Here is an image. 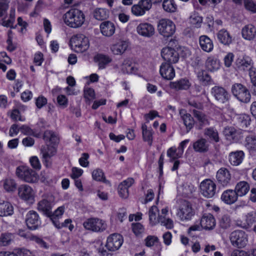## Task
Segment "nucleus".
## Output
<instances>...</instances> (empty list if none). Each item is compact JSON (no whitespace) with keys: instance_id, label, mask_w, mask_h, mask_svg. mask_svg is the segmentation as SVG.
I'll use <instances>...</instances> for the list:
<instances>
[{"instance_id":"1","label":"nucleus","mask_w":256,"mask_h":256,"mask_svg":"<svg viewBox=\"0 0 256 256\" xmlns=\"http://www.w3.org/2000/svg\"><path fill=\"white\" fill-rule=\"evenodd\" d=\"M64 24L72 28L81 27L84 23L86 16L84 12L76 8H72L62 16Z\"/></svg>"},{"instance_id":"2","label":"nucleus","mask_w":256,"mask_h":256,"mask_svg":"<svg viewBox=\"0 0 256 256\" xmlns=\"http://www.w3.org/2000/svg\"><path fill=\"white\" fill-rule=\"evenodd\" d=\"M68 45L73 52L78 54H84L90 49V40L84 34H76L71 36Z\"/></svg>"},{"instance_id":"3","label":"nucleus","mask_w":256,"mask_h":256,"mask_svg":"<svg viewBox=\"0 0 256 256\" xmlns=\"http://www.w3.org/2000/svg\"><path fill=\"white\" fill-rule=\"evenodd\" d=\"M217 66H214L213 65H196L194 71L197 74V77L200 83L204 86H209L214 84V82L208 71L214 72L219 68Z\"/></svg>"},{"instance_id":"4","label":"nucleus","mask_w":256,"mask_h":256,"mask_svg":"<svg viewBox=\"0 0 256 256\" xmlns=\"http://www.w3.org/2000/svg\"><path fill=\"white\" fill-rule=\"evenodd\" d=\"M157 30L160 36L168 38L174 34L176 32V26L171 20L163 18L158 22Z\"/></svg>"},{"instance_id":"5","label":"nucleus","mask_w":256,"mask_h":256,"mask_svg":"<svg viewBox=\"0 0 256 256\" xmlns=\"http://www.w3.org/2000/svg\"><path fill=\"white\" fill-rule=\"evenodd\" d=\"M16 174L19 178L26 182H36L38 179L36 172L26 166H18L16 169Z\"/></svg>"},{"instance_id":"6","label":"nucleus","mask_w":256,"mask_h":256,"mask_svg":"<svg viewBox=\"0 0 256 256\" xmlns=\"http://www.w3.org/2000/svg\"><path fill=\"white\" fill-rule=\"evenodd\" d=\"M180 206L177 212V216L182 220H190L194 215V211L191 204L187 200H180Z\"/></svg>"},{"instance_id":"7","label":"nucleus","mask_w":256,"mask_h":256,"mask_svg":"<svg viewBox=\"0 0 256 256\" xmlns=\"http://www.w3.org/2000/svg\"><path fill=\"white\" fill-rule=\"evenodd\" d=\"M233 95L241 102L247 103L250 101L251 96L248 90L240 84H235L232 86Z\"/></svg>"},{"instance_id":"8","label":"nucleus","mask_w":256,"mask_h":256,"mask_svg":"<svg viewBox=\"0 0 256 256\" xmlns=\"http://www.w3.org/2000/svg\"><path fill=\"white\" fill-rule=\"evenodd\" d=\"M84 228L92 232H102L106 230V224L102 220L98 218H90L83 223Z\"/></svg>"},{"instance_id":"9","label":"nucleus","mask_w":256,"mask_h":256,"mask_svg":"<svg viewBox=\"0 0 256 256\" xmlns=\"http://www.w3.org/2000/svg\"><path fill=\"white\" fill-rule=\"evenodd\" d=\"M201 193L202 196L207 198H212L216 193V184L210 179L203 180L200 184Z\"/></svg>"},{"instance_id":"10","label":"nucleus","mask_w":256,"mask_h":256,"mask_svg":"<svg viewBox=\"0 0 256 256\" xmlns=\"http://www.w3.org/2000/svg\"><path fill=\"white\" fill-rule=\"evenodd\" d=\"M18 196L22 200L33 203L34 201L35 193L31 186L28 184H22L18 189Z\"/></svg>"},{"instance_id":"11","label":"nucleus","mask_w":256,"mask_h":256,"mask_svg":"<svg viewBox=\"0 0 256 256\" xmlns=\"http://www.w3.org/2000/svg\"><path fill=\"white\" fill-rule=\"evenodd\" d=\"M230 240L234 246L243 248L247 244V236L242 230H235L230 234Z\"/></svg>"},{"instance_id":"12","label":"nucleus","mask_w":256,"mask_h":256,"mask_svg":"<svg viewBox=\"0 0 256 256\" xmlns=\"http://www.w3.org/2000/svg\"><path fill=\"white\" fill-rule=\"evenodd\" d=\"M123 242V238L120 234H113L108 238L106 246L109 251L114 252L120 248Z\"/></svg>"},{"instance_id":"13","label":"nucleus","mask_w":256,"mask_h":256,"mask_svg":"<svg viewBox=\"0 0 256 256\" xmlns=\"http://www.w3.org/2000/svg\"><path fill=\"white\" fill-rule=\"evenodd\" d=\"M152 8V4L149 0H140L137 4L132 6V13L136 16H144L146 11Z\"/></svg>"},{"instance_id":"14","label":"nucleus","mask_w":256,"mask_h":256,"mask_svg":"<svg viewBox=\"0 0 256 256\" xmlns=\"http://www.w3.org/2000/svg\"><path fill=\"white\" fill-rule=\"evenodd\" d=\"M161 55L166 62V64H174L178 62L179 58L178 54L173 48H164L162 50Z\"/></svg>"},{"instance_id":"15","label":"nucleus","mask_w":256,"mask_h":256,"mask_svg":"<svg viewBox=\"0 0 256 256\" xmlns=\"http://www.w3.org/2000/svg\"><path fill=\"white\" fill-rule=\"evenodd\" d=\"M245 131L241 129H236L232 126H228L224 128V134L227 139L232 140L237 142L242 140L244 137V133Z\"/></svg>"},{"instance_id":"16","label":"nucleus","mask_w":256,"mask_h":256,"mask_svg":"<svg viewBox=\"0 0 256 256\" xmlns=\"http://www.w3.org/2000/svg\"><path fill=\"white\" fill-rule=\"evenodd\" d=\"M130 42L127 40L120 39L110 46V50L114 55H122L128 48Z\"/></svg>"},{"instance_id":"17","label":"nucleus","mask_w":256,"mask_h":256,"mask_svg":"<svg viewBox=\"0 0 256 256\" xmlns=\"http://www.w3.org/2000/svg\"><path fill=\"white\" fill-rule=\"evenodd\" d=\"M212 94L220 103L224 104L228 101L230 94L222 87L215 86L212 88Z\"/></svg>"},{"instance_id":"18","label":"nucleus","mask_w":256,"mask_h":256,"mask_svg":"<svg viewBox=\"0 0 256 256\" xmlns=\"http://www.w3.org/2000/svg\"><path fill=\"white\" fill-rule=\"evenodd\" d=\"M26 222L30 230H36L40 225V220L38 214L34 210L29 211L26 215Z\"/></svg>"},{"instance_id":"19","label":"nucleus","mask_w":256,"mask_h":256,"mask_svg":"<svg viewBox=\"0 0 256 256\" xmlns=\"http://www.w3.org/2000/svg\"><path fill=\"white\" fill-rule=\"evenodd\" d=\"M137 33L144 37L149 38L154 34V28L150 24L144 22L139 24L136 28Z\"/></svg>"},{"instance_id":"20","label":"nucleus","mask_w":256,"mask_h":256,"mask_svg":"<svg viewBox=\"0 0 256 256\" xmlns=\"http://www.w3.org/2000/svg\"><path fill=\"white\" fill-rule=\"evenodd\" d=\"M192 114L196 120V129L202 130L204 126L209 124L208 116L202 111L194 109L192 110Z\"/></svg>"},{"instance_id":"21","label":"nucleus","mask_w":256,"mask_h":256,"mask_svg":"<svg viewBox=\"0 0 256 256\" xmlns=\"http://www.w3.org/2000/svg\"><path fill=\"white\" fill-rule=\"evenodd\" d=\"M241 34L245 40H253L256 38V28L252 24H246L242 28Z\"/></svg>"},{"instance_id":"22","label":"nucleus","mask_w":256,"mask_h":256,"mask_svg":"<svg viewBox=\"0 0 256 256\" xmlns=\"http://www.w3.org/2000/svg\"><path fill=\"white\" fill-rule=\"evenodd\" d=\"M216 178L220 184L222 186H226L230 184L231 175L226 168H221L216 173Z\"/></svg>"},{"instance_id":"23","label":"nucleus","mask_w":256,"mask_h":256,"mask_svg":"<svg viewBox=\"0 0 256 256\" xmlns=\"http://www.w3.org/2000/svg\"><path fill=\"white\" fill-rule=\"evenodd\" d=\"M198 42L201 49L206 52H211L214 48L212 40L207 36L202 35L199 37Z\"/></svg>"},{"instance_id":"24","label":"nucleus","mask_w":256,"mask_h":256,"mask_svg":"<svg viewBox=\"0 0 256 256\" xmlns=\"http://www.w3.org/2000/svg\"><path fill=\"white\" fill-rule=\"evenodd\" d=\"M101 34L105 36H111L116 30L114 24L110 21L102 22L100 26Z\"/></svg>"},{"instance_id":"25","label":"nucleus","mask_w":256,"mask_h":256,"mask_svg":"<svg viewBox=\"0 0 256 256\" xmlns=\"http://www.w3.org/2000/svg\"><path fill=\"white\" fill-rule=\"evenodd\" d=\"M200 225L206 230H212L216 226V220L211 214H204L201 218Z\"/></svg>"},{"instance_id":"26","label":"nucleus","mask_w":256,"mask_h":256,"mask_svg":"<svg viewBox=\"0 0 256 256\" xmlns=\"http://www.w3.org/2000/svg\"><path fill=\"white\" fill-rule=\"evenodd\" d=\"M41 153L42 155L44 161L46 164V165L48 166V163L49 162L50 159L56 153V148L54 146L47 144L42 148Z\"/></svg>"},{"instance_id":"27","label":"nucleus","mask_w":256,"mask_h":256,"mask_svg":"<svg viewBox=\"0 0 256 256\" xmlns=\"http://www.w3.org/2000/svg\"><path fill=\"white\" fill-rule=\"evenodd\" d=\"M180 114L183 120L187 132H189L194 126L195 122L192 116L184 109L180 110Z\"/></svg>"},{"instance_id":"28","label":"nucleus","mask_w":256,"mask_h":256,"mask_svg":"<svg viewBox=\"0 0 256 256\" xmlns=\"http://www.w3.org/2000/svg\"><path fill=\"white\" fill-rule=\"evenodd\" d=\"M37 208L47 216L52 215V204L48 200L43 198L38 204Z\"/></svg>"},{"instance_id":"29","label":"nucleus","mask_w":256,"mask_h":256,"mask_svg":"<svg viewBox=\"0 0 256 256\" xmlns=\"http://www.w3.org/2000/svg\"><path fill=\"white\" fill-rule=\"evenodd\" d=\"M203 22L202 17L198 12H192L188 18V23L194 28H200Z\"/></svg>"},{"instance_id":"30","label":"nucleus","mask_w":256,"mask_h":256,"mask_svg":"<svg viewBox=\"0 0 256 256\" xmlns=\"http://www.w3.org/2000/svg\"><path fill=\"white\" fill-rule=\"evenodd\" d=\"M236 192L233 190H226L224 191L222 196L221 199L227 204H232L236 202L238 199Z\"/></svg>"},{"instance_id":"31","label":"nucleus","mask_w":256,"mask_h":256,"mask_svg":"<svg viewBox=\"0 0 256 256\" xmlns=\"http://www.w3.org/2000/svg\"><path fill=\"white\" fill-rule=\"evenodd\" d=\"M160 72L162 76L166 80H172L175 76L174 70L172 65H162Z\"/></svg>"},{"instance_id":"32","label":"nucleus","mask_w":256,"mask_h":256,"mask_svg":"<svg viewBox=\"0 0 256 256\" xmlns=\"http://www.w3.org/2000/svg\"><path fill=\"white\" fill-rule=\"evenodd\" d=\"M244 156L242 151L232 152L229 154V162L231 164L237 166L242 163Z\"/></svg>"},{"instance_id":"33","label":"nucleus","mask_w":256,"mask_h":256,"mask_svg":"<svg viewBox=\"0 0 256 256\" xmlns=\"http://www.w3.org/2000/svg\"><path fill=\"white\" fill-rule=\"evenodd\" d=\"M13 212V206L9 202L0 200V216H10Z\"/></svg>"},{"instance_id":"34","label":"nucleus","mask_w":256,"mask_h":256,"mask_svg":"<svg viewBox=\"0 0 256 256\" xmlns=\"http://www.w3.org/2000/svg\"><path fill=\"white\" fill-rule=\"evenodd\" d=\"M142 136L144 141L148 143V145L151 146L152 143V136L154 132L150 128H148L145 124H143L142 126Z\"/></svg>"},{"instance_id":"35","label":"nucleus","mask_w":256,"mask_h":256,"mask_svg":"<svg viewBox=\"0 0 256 256\" xmlns=\"http://www.w3.org/2000/svg\"><path fill=\"white\" fill-rule=\"evenodd\" d=\"M208 144L204 138L198 139L193 144V148L196 152H204L208 150Z\"/></svg>"},{"instance_id":"36","label":"nucleus","mask_w":256,"mask_h":256,"mask_svg":"<svg viewBox=\"0 0 256 256\" xmlns=\"http://www.w3.org/2000/svg\"><path fill=\"white\" fill-rule=\"evenodd\" d=\"M190 86V83L186 79H181L176 82H172L170 84V87L176 90H188Z\"/></svg>"},{"instance_id":"37","label":"nucleus","mask_w":256,"mask_h":256,"mask_svg":"<svg viewBox=\"0 0 256 256\" xmlns=\"http://www.w3.org/2000/svg\"><path fill=\"white\" fill-rule=\"evenodd\" d=\"M149 220L150 224L152 225H155L158 223L160 220L159 210L157 206H153L150 207L148 212Z\"/></svg>"},{"instance_id":"38","label":"nucleus","mask_w":256,"mask_h":256,"mask_svg":"<svg viewBox=\"0 0 256 256\" xmlns=\"http://www.w3.org/2000/svg\"><path fill=\"white\" fill-rule=\"evenodd\" d=\"M217 37L220 42L225 45H228L232 42V37L229 32L225 30H220L218 34Z\"/></svg>"},{"instance_id":"39","label":"nucleus","mask_w":256,"mask_h":256,"mask_svg":"<svg viewBox=\"0 0 256 256\" xmlns=\"http://www.w3.org/2000/svg\"><path fill=\"white\" fill-rule=\"evenodd\" d=\"M249 190L248 184L245 181H242L237 184L234 190L238 196H242L246 194Z\"/></svg>"},{"instance_id":"40","label":"nucleus","mask_w":256,"mask_h":256,"mask_svg":"<svg viewBox=\"0 0 256 256\" xmlns=\"http://www.w3.org/2000/svg\"><path fill=\"white\" fill-rule=\"evenodd\" d=\"M236 122L241 128H247L250 124V118L246 114H240L236 116Z\"/></svg>"},{"instance_id":"41","label":"nucleus","mask_w":256,"mask_h":256,"mask_svg":"<svg viewBox=\"0 0 256 256\" xmlns=\"http://www.w3.org/2000/svg\"><path fill=\"white\" fill-rule=\"evenodd\" d=\"M44 140L47 142H51L56 144L58 142V136L52 131L47 130L44 132L43 136Z\"/></svg>"},{"instance_id":"42","label":"nucleus","mask_w":256,"mask_h":256,"mask_svg":"<svg viewBox=\"0 0 256 256\" xmlns=\"http://www.w3.org/2000/svg\"><path fill=\"white\" fill-rule=\"evenodd\" d=\"M244 146L250 151L256 150V136L252 134L246 136L244 140Z\"/></svg>"},{"instance_id":"43","label":"nucleus","mask_w":256,"mask_h":256,"mask_svg":"<svg viewBox=\"0 0 256 256\" xmlns=\"http://www.w3.org/2000/svg\"><path fill=\"white\" fill-rule=\"evenodd\" d=\"M94 62L98 64H108L112 62V59L108 55L98 54L94 56Z\"/></svg>"},{"instance_id":"44","label":"nucleus","mask_w":256,"mask_h":256,"mask_svg":"<svg viewBox=\"0 0 256 256\" xmlns=\"http://www.w3.org/2000/svg\"><path fill=\"white\" fill-rule=\"evenodd\" d=\"M162 7L168 12L173 13L177 10V5L174 0H164Z\"/></svg>"},{"instance_id":"45","label":"nucleus","mask_w":256,"mask_h":256,"mask_svg":"<svg viewBox=\"0 0 256 256\" xmlns=\"http://www.w3.org/2000/svg\"><path fill=\"white\" fill-rule=\"evenodd\" d=\"M94 16L96 20H102L108 18L109 12L106 8H98L94 10Z\"/></svg>"},{"instance_id":"46","label":"nucleus","mask_w":256,"mask_h":256,"mask_svg":"<svg viewBox=\"0 0 256 256\" xmlns=\"http://www.w3.org/2000/svg\"><path fill=\"white\" fill-rule=\"evenodd\" d=\"M204 134L205 136H208L210 140L214 141L216 142H218L220 140L218 132L213 128H206L204 130Z\"/></svg>"},{"instance_id":"47","label":"nucleus","mask_w":256,"mask_h":256,"mask_svg":"<svg viewBox=\"0 0 256 256\" xmlns=\"http://www.w3.org/2000/svg\"><path fill=\"white\" fill-rule=\"evenodd\" d=\"M182 195L186 197L190 196L196 191V188L192 184L186 183L182 187Z\"/></svg>"},{"instance_id":"48","label":"nucleus","mask_w":256,"mask_h":256,"mask_svg":"<svg viewBox=\"0 0 256 256\" xmlns=\"http://www.w3.org/2000/svg\"><path fill=\"white\" fill-rule=\"evenodd\" d=\"M14 238V235L12 233H2L0 236V242L2 246H6L11 242Z\"/></svg>"},{"instance_id":"49","label":"nucleus","mask_w":256,"mask_h":256,"mask_svg":"<svg viewBox=\"0 0 256 256\" xmlns=\"http://www.w3.org/2000/svg\"><path fill=\"white\" fill-rule=\"evenodd\" d=\"M4 188L8 192H14L16 188V184L14 180L8 178L4 181Z\"/></svg>"},{"instance_id":"50","label":"nucleus","mask_w":256,"mask_h":256,"mask_svg":"<svg viewBox=\"0 0 256 256\" xmlns=\"http://www.w3.org/2000/svg\"><path fill=\"white\" fill-rule=\"evenodd\" d=\"M182 154V150H178L176 152V150L173 148H170L167 151V156L170 158V162H172L174 160L180 158Z\"/></svg>"},{"instance_id":"51","label":"nucleus","mask_w":256,"mask_h":256,"mask_svg":"<svg viewBox=\"0 0 256 256\" xmlns=\"http://www.w3.org/2000/svg\"><path fill=\"white\" fill-rule=\"evenodd\" d=\"M84 96L86 102H90L96 98L94 90L90 88H84Z\"/></svg>"},{"instance_id":"52","label":"nucleus","mask_w":256,"mask_h":256,"mask_svg":"<svg viewBox=\"0 0 256 256\" xmlns=\"http://www.w3.org/2000/svg\"><path fill=\"white\" fill-rule=\"evenodd\" d=\"M220 226L224 229H226L230 227L231 224V219L230 216L224 214L220 220Z\"/></svg>"},{"instance_id":"53","label":"nucleus","mask_w":256,"mask_h":256,"mask_svg":"<svg viewBox=\"0 0 256 256\" xmlns=\"http://www.w3.org/2000/svg\"><path fill=\"white\" fill-rule=\"evenodd\" d=\"M246 222L250 226L255 223L256 222V212L252 211L248 212L246 216Z\"/></svg>"},{"instance_id":"54","label":"nucleus","mask_w":256,"mask_h":256,"mask_svg":"<svg viewBox=\"0 0 256 256\" xmlns=\"http://www.w3.org/2000/svg\"><path fill=\"white\" fill-rule=\"evenodd\" d=\"M244 6L248 10L256 13V2L254 0H244Z\"/></svg>"},{"instance_id":"55","label":"nucleus","mask_w":256,"mask_h":256,"mask_svg":"<svg viewBox=\"0 0 256 256\" xmlns=\"http://www.w3.org/2000/svg\"><path fill=\"white\" fill-rule=\"evenodd\" d=\"M92 178L97 181H103L106 180L104 176V174L102 170L99 168L96 169L92 172Z\"/></svg>"},{"instance_id":"56","label":"nucleus","mask_w":256,"mask_h":256,"mask_svg":"<svg viewBox=\"0 0 256 256\" xmlns=\"http://www.w3.org/2000/svg\"><path fill=\"white\" fill-rule=\"evenodd\" d=\"M160 218L158 222L160 223L162 226H166L168 229H171L173 228V222L171 219L166 218L162 216H160Z\"/></svg>"},{"instance_id":"57","label":"nucleus","mask_w":256,"mask_h":256,"mask_svg":"<svg viewBox=\"0 0 256 256\" xmlns=\"http://www.w3.org/2000/svg\"><path fill=\"white\" fill-rule=\"evenodd\" d=\"M9 0H0V18L6 13L8 8Z\"/></svg>"},{"instance_id":"58","label":"nucleus","mask_w":256,"mask_h":256,"mask_svg":"<svg viewBox=\"0 0 256 256\" xmlns=\"http://www.w3.org/2000/svg\"><path fill=\"white\" fill-rule=\"evenodd\" d=\"M252 60L246 56H239L236 60V64H250Z\"/></svg>"},{"instance_id":"59","label":"nucleus","mask_w":256,"mask_h":256,"mask_svg":"<svg viewBox=\"0 0 256 256\" xmlns=\"http://www.w3.org/2000/svg\"><path fill=\"white\" fill-rule=\"evenodd\" d=\"M236 60L234 54L231 52H227L223 58L224 64H232V62L236 63Z\"/></svg>"},{"instance_id":"60","label":"nucleus","mask_w":256,"mask_h":256,"mask_svg":"<svg viewBox=\"0 0 256 256\" xmlns=\"http://www.w3.org/2000/svg\"><path fill=\"white\" fill-rule=\"evenodd\" d=\"M122 68L123 72L128 74H136L137 72L138 68L134 65H122Z\"/></svg>"},{"instance_id":"61","label":"nucleus","mask_w":256,"mask_h":256,"mask_svg":"<svg viewBox=\"0 0 256 256\" xmlns=\"http://www.w3.org/2000/svg\"><path fill=\"white\" fill-rule=\"evenodd\" d=\"M57 102L59 106L65 108L68 104V100L64 95H58L57 97Z\"/></svg>"},{"instance_id":"62","label":"nucleus","mask_w":256,"mask_h":256,"mask_svg":"<svg viewBox=\"0 0 256 256\" xmlns=\"http://www.w3.org/2000/svg\"><path fill=\"white\" fill-rule=\"evenodd\" d=\"M132 229L133 232L136 236L141 234L144 232V226L140 223L132 224Z\"/></svg>"},{"instance_id":"63","label":"nucleus","mask_w":256,"mask_h":256,"mask_svg":"<svg viewBox=\"0 0 256 256\" xmlns=\"http://www.w3.org/2000/svg\"><path fill=\"white\" fill-rule=\"evenodd\" d=\"M118 192L120 196L123 198H126L128 196V188L124 187L122 184H119L118 187Z\"/></svg>"},{"instance_id":"64","label":"nucleus","mask_w":256,"mask_h":256,"mask_svg":"<svg viewBox=\"0 0 256 256\" xmlns=\"http://www.w3.org/2000/svg\"><path fill=\"white\" fill-rule=\"evenodd\" d=\"M249 75L254 87L256 86V68L253 66L250 68L249 71Z\"/></svg>"}]
</instances>
